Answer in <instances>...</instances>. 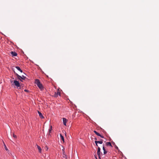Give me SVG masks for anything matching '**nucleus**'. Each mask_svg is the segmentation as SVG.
<instances>
[{"label": "nucleus", "mask_w": 159, "mask_h": 159, "mask_svg": "<svg viewBox=\"0 0 159 159\" xmlns=\"http://www.w3.org/2000/svg\"><path fill=\"white\" fill-rule=\"evenodd\" d=\"M35 83L37 85L38 87L41 90L43 89V87L42 84L40 82L39 80L38 79H36L35 81Z\"/></svg>", "instance_id": "obj_1"}, {"label": "nucleus", "mask_w": 159, "mask_h": 159, "mask_svg": "<svg viewBox=\"0 0 159 159\" xmlns=\"http://www.w3.org/2000/svg\"><path fill=\"white\" fill-rule=\"evenodd\" d=\"M17 87H19L20 86V85L19 82L17 81L14 80L13 81V83L12 84V85L13 84Z\"/></svg>", "instance_id": "obj_2"}, {"label": "nucleus", "mask_w": 159, "mask_h": 159, "mask_svg": "<svg viewBox=\"0 0 159 159\" xmlns=\"http://www.w3.org/2000/svg\"><path fill=\"white\" fill-rule=\"evenodd\" d=\"M16 75L17 76L18 79H19L20 80H21V79L22 80H25L26 78V77L24 75H22V76H20L18 75L16 73Z\"/></svg>", "instance_id": "obj_3"}, {"label": "nucleus", "mask_w": 159, "mask_h": 159, "mask_svg": "<svg viewBox=\"0 0 159 159\" xmlns=\"http://www.w3.org/2000/svg\"><path fill=\"white\" fill-rule=\"evenodd\" d=\"M67 120L66 119V118H63V121L64 125L66 126V123Z\"/></svg>", "instance_id": "obj_4"}, {"label": "nucleus", "mask_w": 159, "mask_h": 159, "mask_svg": "<svg viewBox=\"0 0 159 159\" xmlns=\"http://www.w3.org/2000/svg\"><path fill=\"white\" fill-rule=\"evenodd\" d=\"M58 95H60V92H59L58 90H57V92H55L54 94V96L57 97Z\"/></svg>", "instance_id": "obj_5"}, {"label": "nucleus", "mask_w": 159, "mask_h": 159, "mask_svg": "<svg viewBox=\"0 0 159 159\" xmlns=\"http://www.w3.org/2000/svg\"><path fill=\"white\" fill-rule=\"evenodd\" d=\"M11 54L13 56H16L17 55V53L15 52H11Z\"/></svg>", "instance_id": "obj_6"}, {"label": "nucleus", "mask_w": 159, "mask_h": 159, "mask_svg": "<svg viewBox=\"0 0 159 159\" xmlns=\"http://www.w3.org/2000/svg\"><path fill=\"white\" fill-rule=\"evenodd\" d=\"M100 150L101 149L99 147H98V150L97 152V154L98 155H99L100 154Z\"/></svg>", "instance_id": "obj_7"}, {"label": "nucleus", "mask_w": 159, "mask_h": 159, "mask_svg": "<svg viewBox=\"0 0 159 159\" xmlns=\"http://www.w3.org/2000/svg\"><path fill=\"white\" fill-rule=\"evenodd\" d=\"M95 143H98L100 144H102L103 143V140L102 139H101L100 141H95Z\"/></svg>", "instance_id": "obj_8"}, {"label": "nucleus", "mask_w": 159, "mask_h": 159, "mask_svg": "<svg viewBox=\"0 0 159 159\" xmlns=\"http://www.w3.org/2000/svg\"><path fill=\"white\" fill-rule=\"evenodd\" d=\"M102 149L103 150V153L104 154H106L107 153V151L106 150L105 148H104V146H103Z\"/></svg>", "instance_id": "obj_9"}, {"label": "nucleus", "mask_w": 159, "mask_h": 159, "mask_svg": "<svg viewBox=\"0 0 159 159\" xmlns=\"http://www.w3.org/2000/svg\"><path fill=\"white\" fill-rule=\"evenodd\" d=\"M38 113L40 117L41 118H43L44 117L41 113L39 111H38Z\"/></svg>", "instance_id": "obj_10"}, {"label": "nucleus", "mask_w": 159, "mask_h": 159, "mask_svg": "<svg viewBox=\"0 0 159 159\" xmlns=\"http://www.w3.org/2000/svg\"><path fill=\"white\" fill-rule=\"evenodd\" d=\"M37 148L39 150V152H41V151H42L41 148H40V146H38L37 145Z\"/></svg>", "instance_id": "obj_11"}, {"label": "nucleus", "mask_w": 159, "mask_h": 159, "mask_svg": "<svg viewBox=\"0 0 159 159\" xmlns=\"http://www.w3.org/2000/svg\"><path fill=\"white\" fill-rule=\"evenodd\" d=\"M15 67L17 69V70H19L21 72H22V70L20 69V67L19 66H16Z\"/></svg>", "instance_id": "obj_12"}, {"label": "nucleus", "mask_w": 159, "mask_h": 159, "mask_svg": "<svg viewBox=\"0 0 159 159\" xmlns=\"http://www.w3.org/2000/svg\"><path fill=\"white\" fill-rule=\"evenodd\" d=\"M60 135L62 140L63 142H64V137L61 134H60Z\"/></svg>", "instance_id": "obj_13"}, {"label": "nucleus", "mask_w": 159, "mask_h": 159, "mask_svg": "<svg viewBox=\"0 0 159 159\" xmlns=\"http://www.w3.org/2000/svg\"><path fill=\"white\" fill-rule=\"evenodd\" d=\"M106 144L107 146H110L111 147H112L111 143V142H107L106 143Z\"/></svg>", "instance_id": "obj_14"}, {"label": "nucleus", "mask_w": 159, "mask_h": 159, "mask_svg": "<svg viewBox=\"0 0 159 159\" xmlns=\"http://www.w3.org/2000/svg\"><path fill=\"white\" fill-rule=\"evenodd\" d=\"M62 157L64 158L65 159H68L67 157V155L66 154L63 155Z\"/></svg>", "instance_id": "obj_15"}, {"label": "nucleus", "mask_w": 159, "mask_h": 159, "mask_svg": "<svg viewBox=\"0 0 159 159\" xmlns=\"http://www.w3.org/2000/svg\"><path fill=\"white\" fill-rule=\"evenodd\" d=\"M3 143L4 144V146L5 148V150L7 151H8V149L7 148L6 145L5 144V143L4 142H3Z\"/></svg>", "instance_id": "obj_16"}, {"label": "nucleus", "mask_w": 159, "mask_h": 159, "mask_svg": "<svg viewBox=\"0 0 159 159\" xmlns=\"http://www.w3.org/2000/svg\"><path fill=\"white\" fill-rule=\"evenodd\" d=\"M52 126H50V128L49 130V133H50L51 132V130H52Z\"/></svg>", "instance_id": "obj_17"}, {"label": "nucleus", "mask_w": 159, "mask_h": 159, "mask_svg": "<svg viewBox=\"0 0 159 159\" xmlns=\"http://www.w3.org/2000/svg\"><path fill=\"white\" fill-rule=\"evenodd\" d=\"M62 154H63V155L66 154L65 153V151H64V149H62Z\"/></svg>", "instance_id": "obj_18"}, {"label": "nucleus", "mask_w": 159, "mask_h": 159, "mask_svg": "<svg viewBox=\"0 0 159 159\" xmlns=\"http://www.w3.org/2000/svg\"><path fill=\"white\" fill-rule=\"evenodd\" d=\"M93 132L96 135L97 134L98 132H97L96 131L94 130Z\"/></svg>", "instance_id": "obj_19"}, {"label": "nucleus", "mask_w": 159, "mask_h": 159, "mask_svg": "<svg viewBox=\"0 0 159 159\" xmlns=\"http://www.w3.org/2000/svg\"><path fill=\"white\" fill-rule=\"evenodd\" d=\"M93 132L96 135L97 134L98 132H97L96 131L94 130Z\"/></svg>", "instance_id": "obj_20"}, {"label": "nucleus", "mask_w": 159, "mask_h": 159, "mask_svg": "<svg viewBox=\"0 0 159 159\" xmlns=\"http://www.w3.org/2000/svg\"><path fill=\"white\" fill-rule=\"evenodd\" d=\"M13 137L15 138H16V135H15L14 134H13Z\"/></svg>", "instance_id": "obj_21"}, {"label": "nucleus", "mask_w": 159, "mask_h": 159, "mask_svg": "<svg viewBox=\"0 0 159 159\" xmlns=\"http://www.w3.org/2000/svg\"><path fill=\"white\" fill-rule=\"evenodd\" d=\"M98 158L99 159H101V157H100V154H99V155H98Z\"/></svg>", "instance_id": "obj_22"}, {"label": "nucleus", "mask_w": 159, "mask_h": 159, "mask_svg": "<svg viewBox=\"0 0 159 159\" xmlns=\"http://www.w3.org/2000/svg\"><path fill=\"white\" fill-rule=\"evenodd\" d=\"M97 135L99 136H101V134H100L99 133H98V134Z\"/></svg>", "instance_id": "obj_23"}, {"label": "nucleus", "mask_w": 159, "mask_h": 159, "mask_svg": "<svg viewBox=\"0 0 159 159\" xmlns=\"http://www.w3.org/2000/svg\"><path fill=\"white\" fill-rule=\"evenodd\" d=\"M45 148H46V150H48V148L46 146V147Z\"/></svg>", "instance_id": "obj_24"}, {"label": "nucleus", "mask_w": 159, "mask_h": 159, "mask_svg": "<svg viewBox=\"0 0 159 159\" xmlns=\"http://www.w3.org/2000/svg\"><path fill=\"white\" fill-rule=\"evenodd\" d=\"M115 148L117 149H118V147L116 145H115Z\"/></svg>", "instance_id": "obj_25"}, {"label": "nucleus", "mask_w": 159, "mask_h": 159, "mask_svg": "<svg viewBox=\"0 0 159 159\" xmlns=\"http://www.w3.org/2000/svg\"><path fill=\"white\" fill-rule=\"evenodd\" d=\"M95 143L96 145L98 147V143H96H96Z\"/></svg>", "instance_id": "obj_26"}, {"label": "nucleus", "mask_w": 159, "mask_h": 159, "mask_svg": "<svg viewBox=\"0 0 159 159\" xmlns=\"http://www.w3.org/2000/svg\"><path fill=\"white\" fill-rule=\"evenodd\" d=\"M100 136L101 138H104L103 136H102V135H101V136Z\"/></svg>", "instance_id": "obj_27"}, {"label": "nucleus", "mask_w": 159, "mask_h": 159, "mask_svg": "<svg viewBox=\"0 0 159 159\" xmlns=\"http://www.w3.org/2000/svg\"><path fill=\"white\" fill-rule=\"evenodd\" d=\"M95 157L96 159H98L96 156L95 155Z\"/></svg>", "instance_id": "obj_28"}, {"label": "nucleus", "mask_w": 159, "mask_h": 159, "mask_svg": "<svg viewBox=\"0 0 159 159\" xmlns=\"http://www.w3.org/2000/svg\"><path fill=\"white\" fill-rule=\"evenodd\" d=\"M24 91L25 92H28V91L26 89Z\"/></svg>", "instance_id": "obj_29"}, {"label": "nucleus", "mask_w": 159, "mask_h": 159, "mask_svg": "<svg viewBox=\"0 0 159 159\" xmlns=\"http://www.w3.org/2000/svg\"><path fill=\"white\" fill-rule=\"evenodd\" d=\"M10 82H11V83H12V82H13V81H12V80H11L10 81Z\"/></svg>", "instance_id": "obj_30"}, {"label": "nucleus", "mask_w": 159, "mask_h": 159, "mask_svg": "<svg viewBox=\"0 0 159 159\" xmlns=\"http://www.w3.org/2000/svg\"><path fill=\"white\" fill-rule=\"evenodd\" d=\"M22 79H21V80H20V81H22Z\"/></svg>", "instance_id": "obj_31"}, {"label": "nucleus", "mask_w": 159, "mask_h": 159, "mask_svg": "<svg viewBox=\"0 0 159 159\" xmlns=\"http://www.w3.org/2000/svg\"><path fill=\"white\" fill-rule=\"evenodd\" d=\"M95 140H97V138H95Z\"/></svg>", "instance_id": "obj_32"}]
</instances>
